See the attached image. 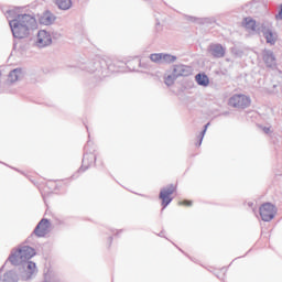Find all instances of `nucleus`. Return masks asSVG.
<instances>
[{
  "label": "nucleus",
  "instance_id": "obj_1",
  "mask_svg": "<svg viewBox=\"0 0 282 282\" xmlns=\"http://www.w3.org/2000/svg\"><path fill=\"white\" fill-rule=\"evenodd\" d=\"M19 8L7 11V19L9 20L10 30L12 32L13 39H28L32 34L33 30L39 28L36 18L28 13H17Z\"/></svg>",
  "mask_w": 282,
  "mask_h": 282
},
{
  "label": "nucleus",
  "instance_id": "obj_2",
  "mask_svg": "<svg viewBox=\"0 0 282 282\" xmlns=\"http://www.w3.org/2000/svg\"><path fill=\"white\" fill-rule=\"evenodd\" d=\"M80 69L88 72L89 74L98 72L101 76H107V72H118V66H116V63H112L111 61L97 59L82 64Z\"/></svg>",
  "mask_w": 282,
  "mask_h": 282
},
{
  "label": "nucleus",
  "instance_id": "obj_3",
  "mask_svg": "<svg viewBox=\"0 0 282 282\" xmlns=\"http://www.w3.org/2000/svg\"><path fill=\"white\" fill-rule=\"evenodd\" d=\"M32 257H36V250L30 246H23L17 250H12L8 261L11 265H21L25 261H30Z\"/></svg>",
  "mask_w": 282,
  "mask_h": 282
},
{
  "label": "nucleus",
  "instance_id": "obj_4",
  "mask_svg": "<svg viewBox=\"0 0 282 282\" xmlns=\"http://www.w3.org/2000/svg\"><path fill=\"white\" fill-rule=\"evenodd\" d=\"M94 143L91 141H87L86 145L84 147V158L82 160V166L78 170V173H85L91 164L96 162V156L94 155Z\"/></svg>",
  "mask_w": 282,
  "mask_h": 282
},
{
  "label": "nucleus",
  "instance_id": "obj_5",
  "mask_svg": "<svg viewBox=\"0 0 282 282\" xmlns=\"http://www.w3.org/2000/svg\"><path fill=\"white\" fill-rule=\"evenodd\" d=\"M18 265H20L21 276L24 281H30V279H32V275L39 272V270L36 269V263L30 260L21 262Z\"/></svg>",
  "mask_w": 282,
  "mask_h": 282
},
{
  "label": "nucleus",
  "instance_id": "obj_6",
  "mask_svg": "<svg viewBox=\"0 0 282 282\" xmlns=\"http://www.w3.org/2000/svg\"><path fill=\"white\" fill-rule=\"evenodd\" d=\"M173 193H175V185L173 184H170L166 187L161 188L159 199H161L162 210H164V208H166L169 204L173 202V197H171Z\"/></svg>",
  "mask_w": 282,
  "mask_h": 282
},
{
  "label": "nucleus",
  "instance_id": "obj_7",
  "mask_svg": "<svg viewBox=\"0 0 282 282\" xmlns=\"http://www.w3.org/2000/svg\"><path fill=\"white\" fill-rule=\"evenodd\" d=\"M259 213L262 221H272L276 215V207L272 203H264L260 206Z\"/></svg>",
  "mask_w": 282,
  "mask_h": 282
},
{
  "label": "nucleus",
  "instance_id": "obj_8",
  "mask_svg": "<svg viewBox=\"0 0 282 282\" xmlns=\"http://www.w3.org/2000/svg\"><path fill=\"white\" fill-rule=\"evenodd\" d=\"M250 102V97L246 95H234L229 98L230 107H235L236 109H248Z\"/></svg>",
  "mask_w": 282,
  "mask_h": 282
},
{
  "label": "nucleus",
  "instance_id": "obj_9",
  "mask_svg": "<svg viewBox=\"0 0 282 282\" xmlns=\"http://www.w3.org/2000/svg\"><path fill=\"white\" fill-rule=\"evenodd\" d=\"M50 228V219L43 218L33 230V234L28 238V241L34 237H45L47 235V229Z\"/></svg>",
  "mask_w": 282,
  "mask_h": 282
},
{
  "label": "nucleus",
  "instance_id": "obj_10",
  "mask_svg": "<svg viewBox=\"0 0 282 282\" xmlns=\"http://www.w3.org/2000/svg\"><path fill=\"white\" fill-rule=\"evenodd\" d=\"M207 52L213 58H224L226 56V47L219 43L209 44Z\"/></svg>",
  "mask_w": 282,
  "mask_h": 282
},
{
  "label": "nucleus",
  "instance_id": "obj_11",
  "mask_svg": "<svg viewBox=\"0 0 282 282\" xmlns=\"http://www.w3.org/2000/svg\"><path fill=\"white\" fill-rule=\"evenodd\" d=\"M35 45L37 47H47L48 45H52V35L45 30L39 31Z\"/></svg>",
  "mask_w": 282,
  "mask_h": 282
},
{
  "label": "nucleus",
  "instance_id": "obj_12",
  "mask_svg": "<svg viewBox=\"0 0 282 282\" xmlns=\"http://www.w3.org/2000/svg\"><path fill=\"white\" fill-rule=\"evenodd\" d=\"M262 61L270 69L276 67V56L274 55V52H272V50H264L262 52Z\"/></svg>",
  "mask_w": 282,
  "mask_h": 282
},
{
  "label": "nucleus",
  "instance_id": "obj_13",
  "mask_svg": "<svg viewBox=\"0 0 282 282\" xmlns=\"http://www.w3.org/2000/svg\"><path fill=\"white\" fill-rule=\"evenodd\" d=\"M267 43L269 45H276V39H279V35L276 33L272 32V29H269L265 26V24H261V31Z\"/></svg>",
  "mask_w": 282,
  "mask_h": 282
},
{
  "label": "nucleus",
  "instance_id": "obj_14",
  "mask_svg": "<svg viewBox=\"0 0 282 282\" xmlns=\"http://www.w3.org/2000/svg\"><path fill=\"white\" fill-rule=\"evenodd\" d=\"M173 72L176 74V77L180 78V76H191L193 74V68L191 66L178 64L173 66Z\"/></svg>",
  "mask_w": 282,
  "mask_h": 282
},
{
  "label": "nucleus",
  "instance_id": "obj_15",
  "mask_svg": "<svg viewBox=\"0 0 282 282\" xmlns=\"http://www.w3.org/2000/svg\"><path fill=\"white\" fill-rule=\"evenodd\" d=\"M56 21V15L52 13L51 11H45L41 18H40V23L41 25H52Z\"/></svg>",
  "mask_w": 282,
  "mask_h": 282
},
{
  "label": "nucleus",
  "instance_id": "obj_16",
  "mask_svg": "<svg viewBox=\"0 0 282 282\" xmlns=\"http://www.w3.org/2000/svg\"><path fill=\"white\" fill-rule=\"evenodd\" d=\"M245 28L251 30V32L261 33V25L257 24V21L252 18H245Z\"/></svg>",
  "mask_w": 282,
  "mask_h": 282
},
{
  "label": "nucleus",
  "instance_id": "obj_17",
  "mask_svg": "<svg viewBox=\"0 0 282 282\" xmlns=\"http://www.w3.org/2000/svg\"><path fill=\"white\" fill-rule=\"evenodd\" d=\"M2 269H0V282H19V274L10 270L1 275Z\"/></svg>",
  "mask_w": 282,
  "mask_h": 282
},
{
  "label": "nucleus",
  "instance_id": "obj_18",
  "mask_svg": "<svg viewBox=\"0 0 282 282\" xmlns=\"http://www.w3.org/2000/svg\"><path fill=\"white\" fill-rule=\"evenodd\" d=\"M195 80L199 87H208L210 85V78H208V75L206 73H198L195 76Z\"/></svg>",
  "mask_w": 282,
  "mask_h": 282
},
{
  "label": "nucleus",
  "instance_id": "obj_19",
  "mask_svg": "<svg viewBox=\"0 0 282 282\" xmlns=\"http://www.w3.org/2000/svg\"><path fill=\"white\" fill-rule=\"evenodd\" d=\"M20 78H23V69L22 68H14L9 73V80L10 83H17Z\"/></svg>",
  "mask_w": 282,
  "mask_h": 282
},
{
  "label": "nucleus",
  "instance_id": "obj_20",
  "mask_svg": "<svg viewBox=\"0 0 282 282\" xmlns=\"http://www.w3.org/2000/svg\"><path fill=\"white\" fill-rule=\"evenodd\" d=\"M55 3L59 10H69L72 8V0H55Z\"/></svg>",
  "mask_w": 282,
  "mask_h": 282
},
{
  "label": "nucleus",
  "instance_id": "obj_21",
  "mask_svg": "<svg viewBox=\"0 0 282 282\" xmlns=\"http://www.w3.org/2000/svg\"><path fill=\"white\" fill-rule=\"evenodd\" d=\"M175 80H177V75L173 70L172 74L164 76V83L167 87H171L175 84Z\"/></svg>",
  "mask_w": 282,
  "mask_h": 282
},
{
  "label": "nucleus",
  "instance_id": "obj_22",
  "mask_svg": "<svg viewBox=\"0 0 282 282\" xmlns=\"http://www.w3.org/2000/svg\"><path fill=\"white\" fill-rule=\"evenodd\" d=\"M175 61H177V56L162 53V63L171 64V63H175Z\"/></svg>",
  "mask_w": 282,
  "mask_h": 282
},
{
  "label": "nucleus",
  "instance_id": "obj_23",
  "mask_svg": "<svg viewBox=\"0 0 282 282\" xmlns=\"http://www.w3.org/2000/svg\"><path fill=\"white\" fill-rule=\"evenodd\" d=\"M209 126H210V123H206L204 126V129L202 130V132L198 135V141L196 142V147H202V142H204V135H206V131Z\"/></svg>",
  "mask_w": 282,
  "mask_h": 282
},
{
  "label": "nucleus",
  "instance_id": "obj_24",
  "mask_svg": "<svg viewBox=\"0 0 282 282\" xmlns=\"http://www.w3.org/2000/svg\"><path fill=\"white\" fill-rule=\"evenodd\" d=\"M152 63H162V53H153L150 55Z\"/></svg>",
  "mask_w": 282,
  "mask_h": 282
},
{
  "label": "nucleus",
  "instance_id": "obj_25",
  "mask_svg": "<svg viewBox=\"0 0 282 282\" xmlns=\"http://www.w3.org/2000/svg\"><path fill=\"white\" fill-rule=\"evenodd\" d=\"M182 206H193V200L185 199L180 203Z\"/></svg>",
  "mask_w": 282,
  "mask_h": 282
},
{
  "label": "nucleus",
  "instance_id": "obj_26",
  "mask_svg": "<svg viewBox=\"0 0 282 282\" xmlns=\"http://www.w3.org/2000/svg\"><path fill=\"white\" fill-rule=\"evenodd\" d=\"M187 21L195 22V21H197V18H195V17H187Z\"/></svg>",
  "mask_w": 282,
  "mask_h": 282
},
{
  "label": "nucleus",
  "instance_id": "obj_27",
  "mask_svg": "<svg viewBox=\"0 0 282 282\" xmlns=\"http://www.w3.org/2000/svg\"><path fill=\"white\" fill-rule=\"evenodd\" d=\"M264 133H270V128H263Z\"/></svg>",
  "mask_w": 282,
  "mask_h": 282
},
{
  "label": "nucleus",
  "instance_id": "obj_28",
  "mask_svg": "<svg viewBox=\"0 0 282 282\" xmlns=\"http://www.w3.org/2000/svg\"><path fill=\"white\" fill-rule=\"evenodd\" d=\"M109 246H111V241H113V237H109Z\"/></svg>",
  "mask_w": 282,
  "mask_h": 282
},
{
  "label": "nucleus",
  "instance_id": "obj_29",
  "mask_svg": "<svg viewBox=\"0 0 282 282\" xmlns=\"http://www.w3.org/2000/svg\"><path fill=\"white\" fill-rule=\"evenodd\" d=\"M276 85H273V89H275Z\"/></svg>",
  "mask_w": 282,
  "mask_h": 282
},
{
  "label": "nucleus",
  "instance_id": "obj_30",
  "mask_svg": "<svg viewBox=\"0 0 282 282\" xmlns=\"http://www.w3.org/2000/svg\"><path fill=\"white\" fill-rule=\"evenodd\" d=\"M249 206H252V203H251V204H249Z\"/></svg>",
  "mask_w": 282,
  "mask_h": 282
}]
</instances>
